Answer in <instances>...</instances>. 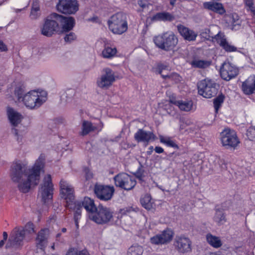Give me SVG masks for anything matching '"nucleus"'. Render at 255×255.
I'll list each match as a JSON object with an SVG mask.
<instances>
[{"label": "nucleus", "instance_id": "1", "mask_svg": "<svg viewBox=\"0 0 255 255\" xmlns=\"http://www.w3.org/2000/svg\"><path fill=\"white\" fill-rule=\"evenodd\" d=\"M44 166V158L41 155L31 168H28L26 162L17 161L11 166L10 176L13 182L17 183L20 191L27 193L31 186L38 184L40 173L43 171Z\"/></svg>", "mask_w": 255, "mask_h": 255}, {"label": "nucleus", "instance_id": "2", "mask_svg": "<svg viewBox=\"0 0 255 255\" xmlns=\"http://www.w3.org/2000/svg\"><path fill=\"white\" fill-rule=\"evenodd\" d=\"M109 29L114 34H122L127 31L128 25L127 17L123 12H117L110 17L108 21Z\"/></svg>", "mask_w": 255, "mask_h": 255}, {"label": "nucleus", "instance_id": "3", "mask_svg": "<svg viewBox=\"0 0 255 255\" xmlns=\"http://www.w3.org/2000/svg\"><path fill=\"white\" fill-rule=\"evenodd\" d=\"M47 100L45 91H31L23 96L21 101L24 105L30 109L38 108Z\"/></svg>", "mask_w": 255, "mask_h": 255}, {"label": "nucleus", "instance_id": "4", "mask_svg": "<svg viewBox=\"0 0 255 255\" xmlns=\"http://www.w3.org/2000/svg\"><path fill=\"white\" fill-rule=\"evenodd\" d=\"M178 38L172 31H167L154 38L155 45L165 51L172 50L178 43Z\"/></svg>", "mask_w": 255, "mask_h": 255}, {"label": "nucleus", "instance_id": "5", "mask_svg": "<svg viewBox=\"0 0 255 255\" xmlns=\"http://www.w3.org/2000/svg\"><path fill=\"white\" fill-rule=\"evenodd\" d=\"M53 189L51 175L48 174L44 177L40 184L38 194V198L45 204L50 202L53 197Z\"/></svg>", "mask_w": 255, "mask_h": 255}, {"label": "nucleus", "instance_id": "6", "mask_svg": "<svg viewBox=\"0 0 255 255\" xmlns=\"http://www.w3.org/2000/svg\"><path fill=\"white\" fill-rule=\"evenodd\" d=\"M219 86L213 80L205 79L198 83V93L206 98H211L216 95Z\"/></svg>", "mask_w": 255, "mask_h": 255}, {"label": "nucleus", "instance_id": "7", "mask_svg": "<svg viewBox=\"0 0 255 255\" xmlns=\"http://www.w3.org/2000/svg\"><path fill=\"white\" fill-rule=\"evenodd\" d=\"M113 217V212L109 208L100 205L93 214L89 215V218L98 224L109 223Z\"/></svg>", "mask_w": 255, "mask_h": 255}, {"label": "nucleus", "instance_id": "8", "mask_svg": "<svg viewBox=\"0 0 255 255\" xmlns=\"http://www.w3.org/2000/svg\"><path fill=\"white\" fill-rule=\"evenodd\" d=\"M25 237V231L24 228L15 227L11 231L8 241L5 245L6 249L17 248L22 245V242Z\"/></svg>", "mask_w": 255, "mask_h": 255}, {"label": "nucleus", "instance_id": "9", "mask_svg": "<svg viewBox=\"0 0 255 255\" xmlns=\"http://www.w3.org/2000/svg\"><path fill=\"white\" fill-rule=\"evenodd\" d=\"M221 140L222 145L227 149L235 148L240 141L235 130L225 128L221 133Z\"/></svg>", "mask_w": 255, "mask_h": 255}, {"label": "nucleus", "instance_id": "10", "mask_svg": "<svg viewBox=\"0 0 255 255\" xmlns=\"http://www.w3.org/2000/svg\"><path fill=\"white\" fill-rule=\"evenodd\" d=\"M116 81L115 73L111 68H104L101 76L97 80V85L98 87L103 89H107L111 87Z\"/></svg>", "mask_w": 255, "mask_h": 255}, {"label": "nucleus", "instance_id": "11", "mask_svg": "<svg viewBox=\"0 0 255 255\" xmlns=\"http://www.w3.org/2000/svg\"><path fill=\"white\" fill-rule=\"evenodd\" d=\"M60 187L62 197L66 200V207L72 209L73 206H76L73 195L74 189L72 186L66 181L62 179L60 182Z\"/></svg>", "mask_w": 255, "mask_h": 255}, {"label": "nucleus", "instance_id": "12", "mask_svg": "<svg viewBox=\"0 0 255 255\" xmlns=\"http://www.w3.org/2000/svg\"><path fill=\"white\" fill-rule=\"evenodd\" d=\"M115 185L126 190L132 189L136 185L134 178L126 173H121L114 178Z\"/></svg>", "mask_w": 255, "mask_h": 255}, {"label": "nucleus", "instance_id": "13", "mask_svg": "<svg viewBox=\"0 0 255 255\" xmlns=\"http://www.w3.org/2000/svg\"><path fill=\"white\" fill-rule=\"evenodd\" d=\"M56 7L62 13L74 14L79 10V3L77 0H59Z\"/></svg>", "mask_w": 255, "mask_h": 255}, {"label": "nucleus", "instance_id": "14", "mask_svg": "<svg viewBox=\"0 0 255 255\" xmlns=\"http://www.w3.org/2000/svg\"><path fill=\"white\" fill-rule=\"evenodd\" d=\"M59 29L58 21L52 17L51 14L45 20L41 28V34L47 37H50Z\"/></svg>", "mask_w": 255, "mask_h": 255}, {"label": "nucleus", "instance_id": "15", "mask_svg": "<svg viewBox=\"0 0 255 255\" xmlns=\"http://www.w3.org/2000/svg\"><path fill=\"white\" fill-rule=\"evenodd\" d=\"M113 187L96 184L94 187V192L97 197L102 200L108 201L112 197L114 192Z\"/></svg>", "mask_w": 255, "mask_h": 255}, {"label": "nucleus", "instance_id": "16", "mask_svg": "<svg viewBox=\"0 0 255 255\" xmlns=\"http://www.w3.org/2000/svg\"><path fill=\"white\" fill-rule=\"evenodd\" d=\"M52 16L58 21V25L61 26L62 32H68L74 27L75 21L71 16H64L56 13H52Z\"/></svg>", "mask_w": 255, "mask_h": 255}, {"label": "nucleus", "instance_id": "17", "mask_svg": "<svg viewBox=\"0 0 255 255\" xmlns=\"http://www.w3.org/2000/svg\"><path fill=\"white\" fill-rule=\"evenodd\" d=\"M238 74V69L230 63L225 62L220 69L221 77L226 81H229Z\"/></svg>", "mask_w": 255, "mask_h": 255}, {"label": "nucleus", "instance_id": "18", "mask_svg": "<svg viewBox=\"0 0 255 255\" xmlns=\"http://www.w3.org/2000/svg\"><path fill=\"white\" fill-rule=\"evenodd\" d=\"M191 241L185 236H177L175 239L174 245L181 253L188 252L191 250Z\"/></svg>", "mask_w": 255, "mask_h": 255}, {"label": "nucleus", "instance_id": "19", "mask_svg": "<svg viewBox=\"0 0 255 255\" xmlns=\"http://www.w3.org/2000/svg\"><path fill=\"white\" fill-rule=\"evenodd\" d=\"M173 237V233L170 230H166L160 234L150 238V242L154 245L164 244L170 242Z\"/></svg>", "mask_w": 255, "mask_h": 255}, {"label": "nucleus", "instance_id": "20", "mask_svg": "<svg viewBox=\"0 0 255 255\" xmlns=\"http://www.w3.org/2000/svg\"><path fill=\"white\" fill-rule=\"evenodd\" d=\"M8 119L13 127H17L21 123L23 116L14 109L8 107L6 110Z\"/></svg>", "mask_w": 255, "mask_h": 255}, {"label": "nucleus", "instance_id": "21", "mask_svg": "<svg viewBox=\"0 0 255 255\" xmlns=\"http://www.w3.org/2000/svg\"><path fill=\"white\" fill-rule=\"evenodd\" d=\"M215 39L219 45L227 52H231L236 51L237 48L234 45H231L227 40L225 36L223 34L219 32L215 35Z\"/></svg>", "mask_w": 255, "mask_h": 255}, {"label": "nucleus", "instance_id": "22", "mask_svg": "<svg viewBox=\"0 0 255 255\" xmlns=\"http://www.w3.org/2000/svg\"><path fill=\"white\" fill-rule=\"evenodd\" d=\"M134 139L138 142H148L151 140H154L155 136L151 131H147L142 129H139L134 134Z\"/></svg>", "mask_w": 255, "mask_h": 255}, {"label": "nucleus", "instance_id": "23", "mask_svg": "<svg viewBox=\"0 0 255 255\" xmlns=\"http://www.w3.org/2000/svg\"><path fill=\"white\" fill-rule=\"evenodd\" d=\"M242 89L246 95H251L255 91V75L250 76L242 83Z\"/></svg>", "mask_w": 255, "mask_h": 255}, {"label": "nucleus", "instance_id": "24", "mask_svg": "<svg viewBox=\"0 0 255 255\" xmlns=\"http://www.w3.org/2000/svg\"><path fill=\"white\" fill-rule=\"evenodd\" d=\"M49 231L47 229L41 230L39 232L36 239L37 247L43 250L46 246Z\"/></svg>", "mask_w": 255, "mask_h": 255}, {"label": "nucleus", "instance_id": "25", "mask_svg": "<svg viewBox=\"0 0 255 255\" xmlns=\"http://www.w3.org/2000/svg\"><path fill=\"white\" fill-rule=\"evenodd\" d=\"M204 8L211 10L214 12L222 15L226 12L223 4L221 3L213 1L205 2L203 4Z\"/></svg>", "mask_w": 255, "mask_h": 255}, {"label": "nucleus", "instance_id": "26", "mask_svg": "<svg viewBox=\"0 0 255 255\" xmlns=\"http://www.w3.org/2000/svg\"><path fill=\"white\" fill-rule=\"evenodd\" d=\"M177 29L181 35L185 39L188 41H194L196 39L197 34L192 30L182 25H178Z\"/></svg>", "mask_w": 255, "mask_h": 255}, {"label": "nucleus", "instance_id": "27", "mask_svg": "<svg viewBox=\"0 0 255 255\" xmlns=\"http://www.w3.org/2000/svg\"><path fill=\"white\" fill-rule=\"evenodd\" d=\"M175 18L174 15L168 12L163 11L156 13L151 18V20L152 21L171 22L173 21Z\"/></svg>", "mask_w": 255, "mask_h": 255}, {"label": "nucleus", "instance_id": "28", "mask_svg": "<svg viewBox=\"0 0 255 255\" xmlns=\"http://www.w3.org/2000/svg\"><path fill=\"white\" fill-rule=\"evenodd\" d=\"M206 238L207 243L214 248L218 249L223 245L221 239L219 237L214 236L210 233L206 235Z\"/></svg>", "mask_w": 255, "mask_h": 255}, {"label": "nucleus", "instance_id": "29", "mask_svg": "<svg viewBox=\"0 0 255 255\" xmlns=\"http://www.w3.org/2000/svg\"><path fill=\"white\" fill-rule=\"evenodd\" d=\"M213 220L219 226L223 225L226 222V216L222 209L216 208Z\"/></svg>", "mask_w": 255, "mask_h": 255}, {"label": "nucleus", "instance_id": "30", "mask_svg": "<svg viewBox=\"0 0 255 255\" xmlns=\"http://www.w3.org/2000/svg\"><path fill=\"white\" fill-rule=\"evenodd\" d=\"M82 206L89 213L93 214L97 209L93 199L89 197H85L82 203Z\"/></svg>", "mask_w": 255, "mask_h": 255}, {"label": "nucleus", "instance_id": "31", "mask_svg": "<svg viewBox=\"0 0 255 255\" xmlns=\"http://www.w3.org/2000/svg\"><path fill=\"white\" fill-rule=\"evenodd\" d=\"M81 129L80 134L82 136H85L90 132L95 131L96 129V127L91 122L88 121H84L82 123Z\"/></svg>", "mask_w": 255, "mask_h": 255}, {"label": "nucleus", "instance_id": "32", "mask_svg": "<svg viewBox=\"0 0 255 255\" xmlns=\"http://www.w3.org/2000/svg\"><path fill=\"white\" fill-rule=\"evenodd\" d=\"M117 52L116 48L110 47L109 44L105 42V48L102 53L104 58L108 59L111 58L116 55Z\"/></svg>", "mask_w": 255, "mask_h": 255}, {"label": "nucleus", "instance_id": "33", "mask_svg": "<svg viewBox=\"0 0 255 255\" xmlns=\"http://www.w3.org/2000/svg\"><path fill=\"white\" fill-rule=\"evenodd\" d=\"M39 2L38 0H32L30 16L31 19H36L40 15Z\"/></svg>", "mask_w": 255, "mask_h": 255}, {"label": "nucleus", "instance_id": "34", "mask_svg": "<svg viewBox=\"0 0 255 255\" xmlns=\"http://www.w3.org/2000/svg\"><path fill=\"white\" fill-rule=\"evenodd\" d=\"M140 203L142 206L147 210H150L152 208L153 203L151 201V197L149 194H145L140 199Z\"/></svg>", "mask_w": 255, "mask_h": 255}, {"label": "nucleus", "instance_id": "35", "mask_svg": "<svg viewBox=\"0 0 255 255\" xmlns=\"http://www.w3.org/2000/svg\"><path fill=\"white\" fill-rule=\"evenodd\" d=\"M192 65L196 68H206L211 64V62L206 60H196L192 61Z\"/></svg>", "mask_w": 255, "mask_h": 255}, {"label": "nucleus", "instance_id": "36", "mask_svg": "<svg viewBox=\"0 0 255 255\" xmlns=\"http://www.w3.org/2000/svg\"><path fill=\"white\" fill-rule=\"evenodd\" d=\"M192 106L193 103L191 101H186L180 100V103H178V107L181 110L188 112L191 110Z\"/></svg>", "mask_w": 255, "mask_h": 255}, {"label": "nucleus", "instance_id": "37", "mask_svg": "<svg viewBox=\"0 0 255 255\" xmlns=\"http://www.w3.org/2000/svg\"><path fill=\"white\" fill-rule=\"evenodd\" d=\"M160 141L166 144L167 146L172 147L174 148H178V146L177 144L172 140H171L169 137H164L163 136H160L159 137Z\"/></svg>", "mask_w": 255, "mask_h": 255}, {"label": "nucleus", "instance_id": "38", "mask_svg": "<svg viewBox=\"0 0 255 255\" xmlns=\"http://www.w3.org/2000/svg\"><path fill=\"white\" fill-rule=\"evenodd\" d=\"M142 253L143 249L140 246H131L128 251L129 255H142Z\"/></svg>", "mask_w": 255, "mask_h": 255}, {"label": "nucleus", "instance_id": "39", "mask_svg": "<svg viewBox=\"0 0 255 255\" xmlns=\"http://www.w3.org/2000/svg\"><path fill=\"white\" fill-rule=\"evenodd\" d=\"M225 96L222 94L219 95L217 97L214 99V105L216 113L218 112L219 109L224 102Z\"/></svg>", "mask_w": 255, "mask_h": 255}, {"label": "nucleus", "instance_id": "40", "mask_svg": "<svg viewBox=\"0 0 255 255\" xmlns=\"http://www.w3.org/2000/svg\"><path fill=\"white\" fill-rule=\"evenodd\" d=\"M82 208V206H81V205L79 203L76 202V206H73L72 209H70L69 208H67V209H69V210H76L75 213H74V220L75 222H77V220H78V219L80 218L81 216V208Z\"/></svg>", "mask_w": 255, "mask_h": 255}, {"label": "nucleus", "instance_id": "41", "mask_svg": "<svg viewBox=\"0 0 255 255\" xmlns=\"http://www.w3.org/2000/svg\"><path fill=\"white\" fill-rule=\"evenodd\" d=\"M139 166L138 167L137 171H136L135 175V176L139 180L142 181L143 178L144 177L145 170L143 169V166L141 163L140 161H139Z\"/></svg>", "mask_w": 255, "mask_h": 255}, {"label": "nucleus", "instance_id": "42", "mask_svg": "<svg viewBox=\"0 0 255 255\" xmlns=\"http://www.w3.org/2000/svg\"><path fill=\"white\" fill-rule=\"evenodd\" d=\"M24 93V90L23 87H16L14 90L15 95L17 96L18 100L20 102L22 99L23 97V95Z\"/></svg>", "mask_w": 255, "mask_h": 255}, {"label": "nucleus", "instance_id": "43", "mask_svg": "<svg viewBox=\"0 0 255 255\" xmlns=\"http://www.w3.org/2000/svg\"><path fill=\"white\" fill-rule=\"evenodd\" d=\"M247 136L250 140L255 139V127H250L247 131Z\"/></svg>", "mask_w": 255, "mask_h": 255}, {"label": "nucleus", "instance_id": "44", "mask_svg": "<svg viewBox=\"0 0 255 255\" xmlns=\"http://www.w3.org/2000/svg\"><path fill=\"white\" fill-rule=\"evenodd\" d=\"M229 17L232 19L230 22L233 25H238L240 24L239 17L238 14L234 13L229 16Z\"/></svg>", "mask_w": 255, "mask_h": 255}, {"label": "nucleus", "instance_id": "45", "mask_svg": "<svg viewBox=\"0 0 255 255\" xmlns=\"http://www.w3.org/2000/svg\"><path fill=\"white\" fill-rule=\"evenodd\" d=\"M138 4L142 8L144 9L148 8L149 5H150V3L147 0H138Z\"/></svg>", "mask_w": 255, "mask_h": 255}, {"label": "nucleus", "instance_id": "46", "mask_svg": "<svg viewBox=\"0 0 255 255\" xmlns=\"http://www.w3.org/2000/svg\"><path fill=\"white\" fill-rule=\"evenodd\" d=\"M24 229L25 231V234L27 233L31 234L34 233V225L32 223H28L25 226V229Z\"/></svg>", "mask_w": 255, "mask_h": 255}, {"label": "nucleus", "instance_id": "47", "mask_svg": "<svg viewBox=\"0 0 255 255\" xmlns=\"http://www.w3.org/2000/svg\"><path fill=\"white\" fill-rule=\"evenodd\" d=\"M76 38V36L74 33L70 32L69 33L66 35L64 37L65 41L68 42H71L73 40H75Z\"/></svg>", "mask_w": 255, "mask_h": 255}, {"label": "nucleus", "instance_id": "48", "mask_svg": "<svg viewBox=\"0 0 255 255\" xmlns=\"http://www.w3.org/2000/svg\"><path fill=\"white\" fill-rule=\"evenodd\" d=\"M85 178L87 180L92 179L93 177V174L88 168H85L84 169Z\"/></svg>", "mask_w": 255, "mask_h": 255}, {"label": "nucleus", "instance_id": "49", "mask_svg": "<svg viewBox=\"0 0 255 255\" xmlns=\"http://www.w3.org/2000/svg\"><path fill=\"white\" fill-rule=\"evenodd\" d=\"M244 2L247 6L249 7L250 10L254 8V2L253 0H244Z\"/></svg>", "mask_w": 255, "mask_h": 255}, {"label": "nucleus", "instance_id": "50", "mask_svg": "<svg viewBox=\"0 0 255 255\" xmlns=\"http://www.w3.org/2000/svg\"><path fill=\"white\" fill-rule=\"evenodd\" d=\"M204 31L205 32H202V34H204V33L206 34H208V35L206 36V37L208 36V38L212 37L215 39V35H213V34L210 33V30L209 29H205Z\"/></svg>", "mask_w": 255, "mask_h": 255}, {"label": "nucleus", "instance_id": "51", "mask_svg": "<svg viewBox=\"0 0 255 255\" xmlns=\"http://www.w3.org/2000/svg\"><path fill=\"white\" fill-rule=\"evenodd\" d=\"M169 101L171 103L178 106V103H180V100H176L175 98L171 97L170 98Z\"/></svg>", "mask_w": 255, "mask_h": 255}, {"label": "nucleus", "instance_id": "52", "mask_svg": "<svg viewBox=\"0 0 255 255\" xmlns=\"http://www.w3.org/2000/svg\"><path fill=\"white\" fill-rule=\"evenodd\" d=\"M7 50L6 46L3 43V42L0 40V51H5Z\"/></svg>", "mask_w": 255, "mask_h": 255}, {"label": "nucleus", "instance_id": "53", "mask_svg": "<svg viewBox=\"0 0 255 255\" xmlns=\"http://www.w3.org/2000/svg\"><path fill=\"white\" fill-rule=\"evenodd\" d=\"M155 152L157 153H161L163 152V149L160 146H156L154 149Z\"/></svg>", "mask_w": 255, "mask_h": 255}, {"label": "nucleus", "instance_id": "54", "mask_svg": "<svg viewBox=\"0 0 255 255\" xmlns=\"http://www.w3.org/2000/svg\"><path fill=\"white\" fill-rule=\"evenodd\" d=\"M76 255H89V254L87 251L83 250L79 252L76 251Z\"/></svg>", "mask_w": 255, "mask_h": 255}, {"label": "nucleus", "instance_id": "55", "mask_svg": "<svg viewBox=\"0 0 255 255\" xmlns=\"http://www.w3.org/2000/svg\"><path fill=\"white\" fill-rule=\"evenodd\" d=\"M160 74L162 76V77L164 79L170 78L171 76L168 75H164L162 73V71H160L159 72Z\"/></svg>", "mask_w": 255, "mask_h": 255}, {"label": "nucleus", "instance_id": "56", "mask_svg": "<svg viewBox=\"0 0 255 255\" xmlns=\"http://www.w3.org/2000/svg\"><path fill=\"white\" fill-rule=\"evenodd\" d=\"M66 255H76V251L74 250H70Z\"/></svg>", "mask_w": 255, "mask_h": 255}, {"label": "nucleus", "instance_id": "57", "mask_svg": "<svg viewBox=\"0 0 255 255\" xmlns=\"http://www.w3.org/2000/svg\"><path fill=\"white\" fill-rule=\"evenodd\" d=\"M2 235H3V240L6 241L7 239V237H8V235H7V233L5 232H3Z\"/></svg>", "mask_w": 255, "mask_h": 255}, {"label": "nucleus", "instance_id": "58", "mask_svg": "<svg viewBox=\"0 0 255 255\" xmlns=\"http://www.w3.org/2000/svg\"><path fill=\"white\" fill-rule=\"evenodd\" d=\"M5 241H6L3 240H2L0 241V248H2L4 246Z\"/></svg>", "mask_w": 255, "mask_h": 255}, {"label": "nucleus", "instance_id": "59", "mask_svg": "<svg viewBox=\"0 0 255 255\" xmlns=\"http://www.w3.org/2000/svg\"><path fill=\"white\" fill-rule=\"evenodd\" d=\"M153 148V146H150V147H149V149H150V150H149V151H148L147 152V154H148V155H150V154H151V153H152V152Z\"/></svg>", "mask_w": 255, "mask_h": 255}, {"label": "nucleus", "instance_id": "60", "mask_svg": "<svg viewBox=\"0 0 255 255\" xmlns=\"http://www.w3.org/2000/svg\"><path fill=\"white\" fill-rule=\"evenodd\" d=\"M176 2V0H170V4L172 5V6L174 5Z\"/></svg>", "mask_w": 255, "mask_h": 255}, {"label": "nucleus", "instance_id": "61", "mask_svg": "<svg viewBox=\"0 0 255 255\" xmlns=\"http://www.w3.org/2000/svg\"><path fill=\"white\" fill-rule=\"evenodd\" d=\"M12 131L13 133H14L15 135H17L18 134L17 130L15 128H13L12 129Z\"/></svg>", "mask_w": 255, "mask_h": 255}, {"label": "nucleus", "instance_id": "62", "mask_svg": "<svg viewBox=\"0 0 255 255\" xmlns=\"http://www.w3.org/2000/svg\"><path fill=\"white\" fill-rule=\"evenodd\" d=\"M250 10L252 11L254 16L255 17V8L254 7Z\"/></svg>", "mask_w": 255, "mask_h": 255}, {"label": "nucleus", "instance_id": "63", "mask_svg": "<svg viewBox=\"0 0 255 255\" xmlns=\"http://www.w3.org/2000/svg\"><path fill=\"white\" fill-rule=\"evenodd\" d=\"M62 232L63 233H65V232H66V228H62Z\"/></svg>", "mask_w": 255, "mask_h": 255}, {"label": "nucleus", "instance_id": "64", "mask_svg": "<svg viewBox=\"0 0 255 255\" xmlns=\"http://www.w3.org/2000/svg\"><path fill=\"white\" fill-rule=\"evenodd\" d=\"M75 224H76V226L77 228H78V220H77V222H75Z\"/></svg>", "mask_w": 255, "mask_h": 255}]
</instances>
